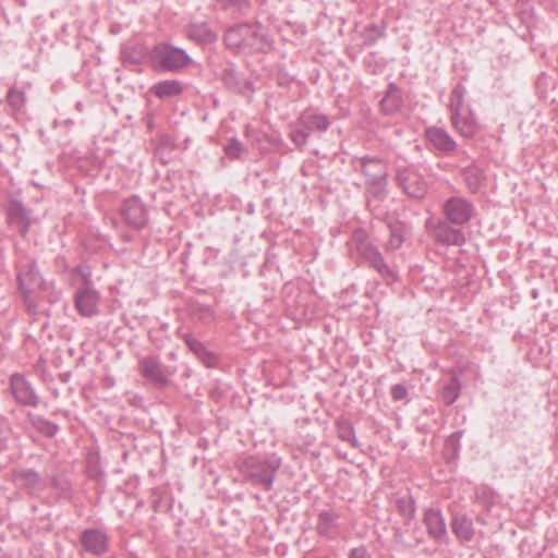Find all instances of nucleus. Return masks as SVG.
<instances>
[{"label":"nucleus","instance_id":"f257e3e1","mask_svg":"<svg viewBox=\"0 0 558 558\" xmlns=\"http://www.w3.org/2000/svg\"><path fill=\"white\" fill-rule=\"evenodd\" d=\"M227 48L245 53L260 52L270 47V39L260 23H240L229 27L223 36Z\"/></svg>","mask_w":558,"mask_h":558},{"label":"nucleus","instance_id":"f03ea898","mask_svg":"<svg viewBox=\"0 0 558 558\" xmlns=\"http://www.w3.org/2000/svg\"><path fill=\"white\" fill-rule=\"evenodd\" d=\"M279 468L280 459L276 456H250L243 459L239 470L253 485L269 492Z\"/></svg>","mask_w":558,"mask_h":558},{"label":"nucleus","instance_id":"7ed1b4c3","mask_svg":"<svg viewBox=\"0 0 558 558\" xmlns=\"http://www.w3.org/2000/svg\"><path fill=\"white\" fill-rule=\"evenodd\" d=\"M149 59L154 69L171 73L181 72L192 62L191 57L184 49L168 43L157 44L153 48Z\"/></svg>","mask_w":558,"mask_h":558},{"label":"nucleus","instance_id":"20e7f679","mask_svg":"<svg viewBox=\"0 0 558 558\" xmlns=\"http://www.w3.org/2000/svg\"><path fill=\"white\" fill-rule=\"evenodd\" d=\"M396 181L402 192L412 199H423L428 192V183L416 169L411 167L399 168Z\"/></svg>","mask_w":558,"mask_h":558},{"label":"nucleus","instance_id":"39448f33","mask_svg":"<svg viewBox=\"0 0 558 558\" xmlns=\"http://www.w3.org/2000/svg\"><path fill=\"white\" fill-rule=\"evenodd\" d=\"M13 485L28 496H39L46 489L45 478L34 469L15 468L11 471Z\"/></svg>","mask_w":558,"mask_h":558},{"label":"nucleus","instance_id":"423d86ee","mask_svg":"<svg viewBox=\"0 0 558 558\" xmlns=\"http://www.w3.org/2000/svg\"><path fill=\"white\" fill-rule=\"evenodd\" d=\"M9 388L14 401L22 407L37 408L40 398L33 384L20 373L10 376Z\"/></svg>","mask_w":558,"mask_h":558},{"label":"nucleus","instance_id":"0eeeda50","mask_svg":"<svg viewBox=\"0 0 558 558\" xmlns=\"http://www.w3.org/2000/svg\"><path fill=\"white\" fill-rule=\"evenodd\" d=\"M120 214L125 223L135 230L144 229L149 222L148 209L137 195L122 202Z\"/></svg>","mask_w":558,"mask_h":558},{"label":"nucleus","instance_id":"6e6552de","mask_svg":"<svg viewBox=\"0 0 558 558\" xmlns=\"http://www.w3.org/2000/svg\"><path fill=\"white\" fill-rule=\"evenodd\" d=\"M425 227L437 243L454 246H461L465 243L464 233L460 229L450 226L448 221L427 219Z\"/></svg>","mask_w":558,"mask_h":558},{"label":"nucleus","instance_id":"1a4fd4ad","mask_svg":"<svg viewBox=\"0 0 558 558\" xmlns=\"http://www.w3.org/2000/svg\"><path fill=\"white\" fill-rule=\"evenodd\" d=\"M442 213L449 222L462 226L472 219L474 206L464 197L452 196L442 204Z\"/></svg>","mask_w":558,"mask_h":558},{"label":"nucleus","instance_id":"9d476101","mask_svg":"<svg viewBox=\"0 0 558 558\" xmlns=\"http://www.w3.org/2000/svg\"><path fill=\"white\" fill-rule=\"evenodd\" d=\"M354 169L359 170L365 178V182H377L388 179L387 162L375 156L356 157L352 161Z\"/></svg>","mask_w":558,"mask_h":558},{"label":"nucleus","instance_id":"9b49d317","mask_svg":"<svg viewBox=\"0 0 558 558\" xmlns=\"http://www.w3.org/2000/svg\"><path fill=\"white\" fill-rule=\"evenodd\" d=\"M138 365L142 376L156 388L161 389L169 384L170 374L157 356H144Z\"/></svg>","mask_w":558,"mask_h":558},{"label":"nucleus","instance_id":"f8f14e48","mask_svg":"<svg viewBox=\"0 0 558 558\" xmlns=\"http://www.w3.org/2000/svg\"><path fill=\"white\" fill-rule=\"evenodd\" d=\"M423 523L428 536L438 544H448L449 537L445 518L439 509L428 508L424 512Z\"/></svg>","mask_w":558,"mask_h":558},{"label":"nucleus","instance_id":"ddd939ff","mask_svg":"<svg viewBox=\"0 0 558 558\" xmlns=\"http://www.w3.org/2000/svg\"><path fill=\"white\" fill-rule=\"evenodd\" d=\"M360 255L387 283L397 281V271L386 263L376 245L364 248L363 253Z\"/></svg>","mask_w":558,"mask_h":558},{"label":"nucleus","instance_id":"4468645a","mask_svg":"<svg viewBox=\"0 0 558 558\" xmlns=\"http://www.w3.org/2000/svg\"><path fill=\"white\" fill-rule=\"evenodd\" d=\"M80 542L85 551L100 557L109 550V537L98 529H86L81 533Z\"/></svg>","mask_w":558,"mask_h":558},{"label":"nucleus","instance_id":"2eb2a0df","mask_svg":"<svg viewBox=\"0 0 558 558\" xmlns=\"http://www.w3.org/2000/svg\"><path fill=\"white\" fill-rule=\"evenodd\" d=\"M99 292L92 287L77 289L74 296L75 308L80 315L93 317L99 312Z\"/></svg>","mask_w":558,"mask_h":558},{"label":"nucleus","instance_id":"dca6fc26","mask_svg":"<svg viewBox=\"0 0 558 558\" xmlns=\"http://www.w3.org/2000/svg\"><path fill=\"white\" fill-rule=\"evenodd\" d=\"M17 284L21 292H33L43 287L44 279L35 262L17 266Z\"/></svg>","mask_w":558,"mask_h":558},{"label":"nucleus","instance_id":"f3484780","mask_svg":"<svg viewBox=\"0 0 558 558\" xmlns=\"http://www.w3.org/2000/svg\"><path fill=\"white\" fill-rule=\"evenodd\" d=\"M178 337L185 343V345L190 349L191 352L195 354V356L206 366V367H217L219 359L218 355L204 345L202 341L196 339L190 332H178Z\"/></svg>","mask_w":558,"mask_h":558},{"label":"nucleus","instance_id":"a211bd4d","mask_svg":"<svg viewBox=\"0 0 558 558\" xmlns=\"http://www.w3.org/2000/svg\"><path fill=\"white\" fill-rule=\"evenodd\" d=\"M8 223L16 230L22 236H25L29 230L28 211L21 202L13 201L5 210Z\"/></svg>","mask_w":558,"mask_h":558},{"label":"nucleus","instance_id":"6ab92c4d","mask_svg":"<svg viewBox=\"0 0 558 558\" xmlns=\"http://www.w3.org/2000/svg\"><path fill=\"white\" fill-rule=\"evenodd\" d=\"M403 106L402 92L399 86L390 82L384 97L379 101L380 112L385 116H392L400 111Z\"/></svg>","mask_w":558,"mask_h":558},{"label":"nucleus","instance_id":"aec40b11","mask_svg":"<svg viewBox=\"0 0 558 558\" xmlns=\"http://www.w3.org/2000/svg\"><path fill=\"white\" fill-rule=\"evenodd\" d=\"M427 141L435 149L444 154L452 153L457 148V143L452 136L444 129L432 126L425 131Z\"/></svg>","mask_w":558,"mask_h":558},{"label":"nucleus","instance_id":"412c9836","mask_svg":"<svg viewBox=\"0 0 558 558\" xmlns=\"http://www.w3.org/2000/svg\"><path fill=\"white\" fill-rule=\"evenodd\" d=\"M450 120L454 130L463 137L471 138L477 132V122L471 109L450 114Z\"/></svg>","mask_w":558,"mask_h":558},{"label":"nucleus","instance_id":"4be33fe9","mask_svg":"<svg viewBox=\"0 0 558 558\" xmlns=\"http://www.w3.org/2000/svg\"><path fill=\"white\" fill-rule=\"evenodd\" d=\"M450 527L456 537L462 543H469L474 537L475 529L473 521L464 513H454L450 522Z\"/></svg>","mask_w":558,"mask_h":558},{"label":"nucleus","instance_id":"5701e85b","mask_svg":"<svg viewBox=\"0 0 558 558\" xmlns=\"http://www.w3.org/2000/svg\"><path fill=\"white\" fill-rule=\"evenodd\" d=\"M340 514L335 509H324L317 514L316 532L320 536H330L338 529Z\"/></svg>","mask_w":558,"mask_h":558},{"label":"nucleus","instance_id":"b1692460","mask_svg":"<svg viewBox=\"0 0 558 558\" xmlns=\"http://www.w3.org/2000/svg\"><path fill=\"white\" fill-rule=\"evenodd\" d=\"M187 315L189 317L201 325L207 326L215 322L216 314L214 308L210 305L202 304L197 301H191L187 304Z\"/></svg>","mask_w":558,"mask_h":558},{"label":"nucleus","instance_id":"393cba45","mask_svg":"<svg viewBox=\"0 0 558 558\" xmlns=\"http://www.w3.org/2000/svg\"><path fill=\"white\" fill-rule=\"evenodd\" d=\"M186 36L189 39L202 45L213 44L218 38L217 34L204 22L187 25Z\"/></svg>","mask_w":558,"mask_h":558},{"label":"nucleus","instance_id":"a878e982","mask_svg":"<svg viewBox=\"0 0 558 558\" xmlns=\"http://www.w3.org/2000/svg\"><path fill=\"white\" fill-rule=\"evenodd\" d=\"M148 56V49L143 44L126 45L121 48L120 58L123 65H141Z\"/></svg>","mask_w":558,"mask_h":558},{"label":"nucleus","instance_id":"bb28decb","mask_svg":"<svg viewBox=\"0 0 558 558\" xmlns=\"http://www.w3.org/2000/svg\"><path fill=\"white\" fill-rule=\"evenodd\" d=\"M183 90V84L178 80L160 81L150 87V93L162 100L179 96Z\"/></svg>","mask_w":558,"mask_h":558},{"label":"nucleus","instance_id":"cd10ccee","mask_svg":"<svg viewBox=\"0 0 558 558\" xmlns=\"http://www.w3.org/2000/svg\"><path fill=\"white\" fill-rule=\"evenodd\" d=\"M26 420L37 433L47 438H53L60 429L56 423L31 411L26 413Z\"/></svg>","mask_w":558,"mask_h":558},{"label":"nucleus","instance_id":"c85d7f7f","mask_svg":"<svg viewBox=\"0 0 558 558\" xmlns=\"http://www.w3.org/2000/svg\"><path fill=\"white\" fill-rule=\"evenodd\" d=\"M298 124L303 126L308 135L311 132H325L330 126L329 118L325 114L302 113L298 119Z\"/></svg>","mask_w":558,"mask_h":558},{"label":"nucleus","instance_id":"c756f323","mask_svg":"<svg viewBox=\"0 0 558 558\" xmlns=\"http://www.w3.org/2000/svg\"><path fill=\"white\" fill-rule=\"evenodd\" d=\"M365 198L367 206L371 207L374 202H383L388 194V179L377 182H365Z\"/></svg>","mask_w":558,"mask_h":558},{"label":"nucleus","instance_id":"7c9ffc66","mask_svg":"<svg viewBox=\"0 0 558 558\" xmlns=\"http://www.w3.org/2000/svg\"><path fill=\"white\" fill-rule=\"evenodd\" d=\"M337 435L342 441L349 442L353 448H360L361 444L355 437L354 427L352 422L340 416L336 421Z\"/></svg>","mask_w":558,"mask_h":558},{"label":"nucleus","instance_id":"2f4dec72","mask_svg":"<svg viewBox=\"0 0 558 558\" xmlns=\"http://www.w3.org/2000/svg\"><path fill=\"white\" fill-rule=\"evenodd\" d=\"M462 177L465 182V185L468 190L475 194L478 192L480 187L483 184V181L485 179L484 172L478 167L472 165L469 167H465L462 170Z\"/></svg>","mask_w":558,"mask_h":558},{"label":"nucleus","instance_id":"473e14b6","mask_svg":"<svg viewBox=\"0 0 558 558\" xmlns=\"http://www.w3.org/2000/svg\"><path fill=\"white\" fill-rule=\"evenodd\" d=\"M390 236L386 242V251H396L401 247L404 241V225L399 220H391L388 222Z\"/></svg>","mask_w":558,"mask_h":558},{"label":"nucleus","instance_id":"72a5a7b5","mask_svg":"<svg viewBox=\"0 0 558 558\" xmlns=\"http://www.w3.org/2000/svg\"><path fill=\"white\" fill-rule=\"evenodd\" d=\"M466 94L465 86L462 83H458L451 90L449 97V110L450 114L454 112H461L470 110L464 104V97Z\"/></svg>","mask_w":558,"mask_h":558},{"label":"nucleus","instance_id":"f704fd0d","mask_svg":"<svg viewBox=\"0 0 558 558\" xmlns=\"http://www.w3.org/2000/svg\"><path fill=\"white\" fill-rule=\"evenodd\" d=\"M461 383L457 376L444 385L440 391V398L446 405H452L460 397Z\"/></svg>","mask_w":558,"mask_h":558},{"label":"nucleus","instance_id":"c9c22d12","mask_svg":"<svg viewBox=\"0 0 558 558\" xmlns=\"http://www.w3.org/2000/svg\"><path fill=\"white\" fill-rule=\"evenodd\" d=\"M221 80L223 84L233 93H242L243 87L247 84L245 80H241L238 72L228 66L222 70Z\"/></svg>","mask_w":558,"mask_h":558},{"label":"nucleus","instance_id":"e433bc0d","mask_svg":"<svg viewBox=\"0 0 558 558\" xmlns=\"http://www.w3.org/2000/svg\"><path fill=\"white\" fill-rule=\"evenodd\" d=\"M223 11H230L234 14L246 15L252 10L251 0H216Z\"/></svg>","mask_w":558,"mask_h":558},{"label":"nucleus","instance_id":"4c0bfd02","mask_svg":"<svg viewBox=\"0 0 558 558\" xmlns=\"http://www.w3.org/2000/svg\"><path fill=\"white\" fill-rule=\"evenodd\" d=\"M396 507H397L399 513L407 520L410 521L415 518L416 506H415V500L412 498V496L407 495V496L399 497L396 500Z\"/></svg>","mask_w":558,"mask_h":558},{"label":"nucleus","instance_id":"58836bf2","mask_svg":"<svg viewBox=\"0 0 558 558\" xmlns=\"http://www.w3.org/2000/svg\"><path fill=\"white\" fill-rule=\"evenodd\" d=\"M26 101V94L23 89L11 87L7 93V102L14 111H21Z\"/></svg>","mask_w":558,"mask_h":558},{"label":"nucleus","instance_id":"ea45409f","mask_svg":"<svg viewBox=\"0 0 558 558\" xmlns=\"http://www.w3.org/2000/svg\"><path fill=\"white\" fill-rule=\"evenodd\" d=\"M245 151L244 145L236 137L229 138L223 145V153L232 160L240 159Z\"/></svg>","mask_w":558,"mask_h":558},{"label":"nucleus","instance_id":"a19ab883","mask_svg":"<svg viewBox=\"0 0 558 558\" xmlns=\"http://www.w3.org/2000/svg\"><path fill=\"white\" fill-rule=\"evenodd\" d=\"M463 432L458 430L452 433L445 441V451L449 458H457L461 449V438Z\"/></svg>","mask_w":558,"mask_h":558},{"label":"nucleus","instance_id":"79ce46f5","mask_svg":"<svg viewBox=\"0 0 558 558\" xmlns=\"http://www.w3.org/2000/svg\"><path fill=\"white\" fill-rule=\"evenodd\" d=\"M51 487L56 489L61 497L71 498V483L66 478L60 475L53 476L51 480Z\"/></svg>","mask_w":558,"mask_h":558},{"label":"nucleus","instance_id":"37998d69","mask_svg":"<svg viewBox=\"0 0 558 558\" xmlns=\"http://www.w3.org/2000/svg\"><path fill=\"white\" fill-rule=\"evenodd\" d=\"M352 242L359 254H362L364 248L374 246V244L367 240V233L363 229H357L353 232Z\"/></svg>","mask_w":558,"mask_h":558},{"label":"nucleus","instance_id":"c03bdc74","mask_svg":"<svg viewBox=\"0 0 558 558\" xmlns=\"http://www.w3.org/2000/svg\"><path fill=\"white\" fill-rule=\"evenodd\" d=\"M289 137L296 147L303 148L306 145L310 135L303 126H300L291 130Z\"/></svg>","mask_w":558,"mask_h":558},{"label":"nucleus","instance_id":"a18cd8bd","mask_svg":"<svg viewBox=\"0 0 558 558\" xmlns=\"http://www.w3.org/2000/svg\"><path fill=\"white\" fill-rule=\"evenodd\" d=\"M23 295V301L26 307V311L29 315L36 316L38 314V306L36 301L33 299V292H21Z\"/></svg>","mask_w":558,"mask_h":558},{"label":"nucleus","instance_id":"49530a36","mask_svg":"<svg viewBox=\"0 0 558 558\" xmlns=\"http://www.w3.org/2000/svg\"><path fill=\"white\" fill-rule=\"evenodd\" d=\"M390 395L393 401H401L408 397V389L402 384H396L391 387Z\"/></svg>","mask_w":558,"mask_h":558},{"label":"nucleus","instance_id":"de8ad7c7","mask_svg":"<svg viewBox=\"0 0 558 558\" xmlns=\"http://www.w3.org/2000/svg\"><path fill=\"white\" fill-rule=\"evenodd\" d=\"M175 148L174 142L169 136H162L157 146V153L172 151Z\"/></svg>","mask_w":558,"mask_h":558},{"label":"nucleus","instance_id":"09e8293b","mask_svg":"<svg viewBox=\"0 0 558 558\" xmlns=\"http://www.w3.org/2000/svg\"><path fill=\"white\" fill-rule=\"evenodd\" d=\"M349 558H371V554L365 546L361 545L350 550Z\"/></svg>","mask_w":558,"mask_h":558},{"label":"nucleus","instance_id":"8fccbe9b","mask_svg":"<svg viewBox=\"0 0 558 558\" xmlns=\"http://www.w3.org/2000/svg\"><path fill=\"white\" fill-rule=\"evenodd\" d=\"M75 270L81 275L85 286L90 287L92 286L90 271L86 270L83 266H77Z\"/></svg>","mask_w":558,"mask_h":558},{"label":"nucleus","instance_id":"3c124183","mask_svg":"<svg viewBox=\"0 0 558 558\" xmlns=\"http://www.w3.org/2000/svg\"><path fill=\"white\" fill-rule=\"evenodd\" d=\"M520 17H521V21L526 24L527 26L531 25L532 21H533V10L532 8H529L526 10H523L521 13H520Z\"/></svg>","mask_w":558,"mask_h":558},{"label":"nucleus","instance_id":"603ef678","mask_svg":"<svg viewBox=\"0 0 558 558\" xmlns=\"http://www.w3.org/2000/svg\"><path fill=\"white\" fill-rule=\"evenodd\" d=\"M10 429L8 418L0 413V434L5 433Z\"/></svg>","mask_w":558,"mask_h":558},{"label":"nucleus","instance_id":"864d4df0","mask_svg":"<svg viewBox=\"0 0 558 558\" xmlns=\"http://www.w3.org/2000/svg\"><path fill=\"white\" fill-rule=\"evenodd\" d=\"M477 522H480V523H482V524H484V523H485V521H484L483 519H481V518H477Z\"/></svg>","mask_w":558,"mask_h":558}]
</instances>
